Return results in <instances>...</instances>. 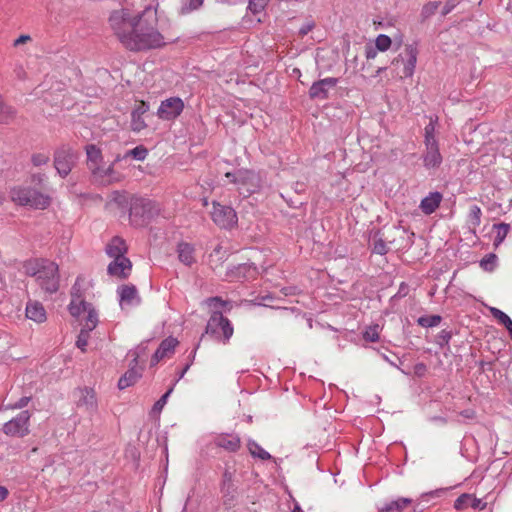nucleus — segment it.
<instances>
[{
    "label": "nucleus",
    "instance_id": "nucleus-4",
    "mask_svg": "<svg viewBox=\"0 0 512 512\" xmlns=\"http://www.w3.org/2000/svg\"><path fill=\"white\" fill-rule=\"evenodd\" d=\"M126 242L119 236L113 237L106 246V253L114 260L108 265V273L117 278H127L132 270L131 261L125 257Z\"/></svg>",
    "mask_w": 512,
    "mask_h": 512
},
{
    "label": "nucleus",
    "instance_id": "nucleus-15",
    "mask_svg": "<svg viewBox=\"0 0 512 512\" xmlns=\"http://www.w3.org/2000/svg\"><path fill=\"white\" fill-rule=\"evenodd\" d=\"M178 345L177 339L173 337H168L164 339L158 349L155 351L151 358V365L154 366L158 364L161 360L165 358H170L175 352V348Z\"/></svg>",
    "mask_w": 512,
    "mask_h": 512
},
{
    "label": "nucleus",
    "instance_id": "nucleus-35",
    "mask_svg": "<svg viewBox=\"0 0 512 512\" xmlns=\"http://www.w3.org/2000/svg\"><path fill=\"white\" fill-rule=\"evenodd\" d=\"M148 155V150L143 146V145H139L131 150H129L125 157H132L136 160H140V161H143Z\"/></svg>",
    "mask_w": 512,
    "mask_h": 512
},
{
    "label": "nucleus",
    "instance_id": "nucleus-20",
    "mask_svg": "<svg viewBox=\"0 0 512 512\" xmlns=\"http://www.w3.org/2000/svg\"><path fill=\"white\" fill-rule=\"evenodd\" d=\"M122 308L136 305L140 302L137 289L134 285H123L118 290Z\"/></svg>",
    "mask_w": 512,
    "mask_h": 512
},
{
    "label": "nucleus",
    "instance_id": "nucleus-57",
    "mask_svg": "<svg viewBox=\"0 0 512 512\" xmlns=\"http://www.w3.org/2000/svg\"><path fill=\"white\" fill-rule=\"evenodd\" d=\"M416 369H419V371L425 370V366L423 364L417 365Z\"/></svg>",
    "mask_w": 512,
    "mask_h": 512
},
{
    "label": "nucleus",
    "instance_id": "nucleus-13",
    "mask_svg": "<svg viewBox=\"0 0 512 512\" xmlns=\"http://www.w3.org/2000/svg\"><path fill=\"white\" fill-rule=\"evenodd\" d=\"M337 83L338 79L334 77H328L313 83L309 89L310 98L320 100L328 98L329 90L334 88Z\"/></svg>",
    "mask_w": 512,
    "mask_h": 512
},
{
    "label": "nucleus",
    "instance_id": "nucleus-58",
    "mask_svg": "<svg viewBox=\"0 0 512 512\" xmlns=\"http://www.w3.org/2000/svg\"><path fill=\"white\" fill-rule=\"evenodd\" d=\"M4 201V195L0 192V205L3 203Z\"/></svg>",
    "mask_w": 512,
    "mask_h": 512
},
{
    "label": "nucleus",
    "instance_id": "nucleus-21",
    "mask_svg": "<svg viewBox=\"0 0 512 512\" xmlns=\"http://www.w3.org/2000/svg\"><path fill=\"white\" fill-rule=\"evenodd\" d=\"M26 317L36 323H43L47 319L44 306L37 301H30L26 306Z\"/></svg>",
    "mask_w": 512,
    "mask_h": 512
},
{
    "label": "nucleus",
    "instance_id": "nucleus-33",
    "mask_svg": "<svg viewBox=\"0 0 512 512\" xmlns=\"http://www.w3.org/2000/svg\"><path fill=\"white\" fill-rule=\"evenodd\" d=\"M248 450L253 457H258L261 460H268L271 458V455L256 442H249Z\"/></svg>",
    "mask_w": 512,
    "mask_h": 512
},
{
    "label": "nucleus",
    "instance_id": "nucleus-55",
    "mask_svg": "<svg viewBox=\"0 0 512 512\" xmlns=\"http://www.w3.org/2000/svg\"><path fill=\"white\" fill-rule=\"evenodd\" d=\"M137 207L134 206L131 208L130 216H133L136 213Z\"/></svg>",
    "mask_w": 512,
    "mask_h": 512
},
{
    "label": "nucleus",
    "instance_id": "nucleus-34",
    "mask_svg": "<svg viewBox=\"0 0 512 512\" xmlns=\"http://www.w3.org/2000/svg\"><path fill=\"white\" fill-rule=\"evenodd\" d=\"M392 45V40L389 36L385 34H380L375 39V47L379 50V52H386L390 49Z\"/></svg>",
    "mask_w": 512,
    "mask_h": 512
},
{
    "label": "nucleus",
    "instance_id": "nucleus-53",
    "mask_svg": "<svg viewBox=\"0 0 512 512\" xmlns=\"http://www.w3.org/2000/svg\"><path fill=\"white\" fill-rule=\"evenodd\" d=\"M202 3H203V0H190V6L194 9L201 6Z\"/></svg>",
    "mask_w": 512,
    "mask_h": 512
},
{
    "label": "nucleus",
    "instance_id": "nucleus-9",
    "mask_svg": "<svg viewBox=\"0 0 512 512\" xmlns=\"http://www.w3.org/2000/svg\"><path fill=\"white\" fill-rule=\"evenodd\" d=\"M211 219L222 229H232L238 222L237 214L232 207L215 201L212 203Z\"/></svg>",
    "mask_w": 512,
    "mask_h": 512
},
{
    "label": "nucleus",
    "instance_id": "nucleus-40",
    "mask_svg": "<svg viewBox=\"0 0 512 512\" xmlns=\"http://www.w3.org/2000/svg\"><path fill=\"white\" fill-rule=\"evenodd\" d=\"M441 321V317L438 315L424 316L418 319L419 325L423 327H434L437 326Z\"/></svg>",
    "mask_w": 512,
    "mask_h": 512
},
{
    "label": "nucleus",
    "instance_id": "nucleus-28",
    "mask_svg": "<svg viewBox=\"0 0 512 512\" xmlns=\"http://www.w3.org/2000/svg\"><path fill=\"white\" fill-rule=\"evenodd\" d=\"M438 122V117H430L429 123L424 128V143L425 144H432V143H438L436 139V125Z\"/></svg>",
    "mask_w": 512,
    "mask_h": 512
},
{
    "label": "nucleus",
    "instance_id": "nucleus-14",
    "mask_svg": "<svg viewBox=\"0 0 512 512\" xmlns=\"http://www.w3.org/2000/svg\"><path fill=\"white\" fill-rule=\"evenodd\" d=\"M214 445L229 453H235L241 447V439L237 434L222 433L214 438Z\"/></svg>",
    "mask_w": 512,
    "mask_h": 512
},
{
    "label": "nucleus",
    "instance_id": "nucleus-56",
    "mask_svg": "<svg viewBox=\"0 0 512 512\" xmlns=\"http://www.w3.org/2000/svg\"><path fill=\"white\" fill-rule=\"evenodd\" d=\"M416 369H419V371L425 370V366L423 364L417 365Z\"/></svg>",
    "mask_w": 512,
    "mask_h": 512
},
{
    "label": "nucleus",
    "instance_id": "nucleus-5",
    "mask_svg": "<svg viewBox=\"0 0 512 512\" xmlns=\"http://www.w3.org/2000/svg\"><path fill=\"white\" fill-rule=\"evenodd\" d=\"M87 166L93 176L103 183L117 182L120 174L114 170V163H106L99 147L94 144L86 146Z\"/></svg>",
    "mask_w": 512,
    "mask_h": 512
},
{
    "label": "nucleus",
    "instance_id": "nucleus-32",
    "mask_svg": "<svg viewBox=\"0 0 512 512\" xmlns=\"http://www.w3.org/2000/svg\"><path fill=\"white\" fill-rule=\"evenodd\" d=\"M389 251L387 243L378 234H375L372 239V252L378 255H385Z\"/></svg>",
    "mask_w": 512,
    "mask_h": 512
},
{
    "label": "nucleus",
    "instance_id": "nucleus-43",
    "mask_svg": "<svg viewBox=\"0 0 512 512\" xmlns=\"http://www.w3.org/2000/svg\"><path fill=\"white\" fill-rule=\"evenodd\" d=\"M206 304L209 307L219 308L223 307L226 304V302L222 300L220 297H211L206 300Z\"/></svg>",
    "mask_w": 512,
    "mask_h": 512
},
{
    "label": "nucleus",
    "instance_id": "nucleus-38",
    "mask_svg": "<svg viewBox=\"0 0 512 512\" xmlns=\"http://www.w3.org/2000/svg\"><path fill=\"white\" fill-rule=\"evenodd\" d=\"M379 325L369 326L363 333V338L369 342H376L379 340Z\"/></svg>",
    "mask_w": 512,
    "mask_h": 512
},
{
    "label": "nucleus",
    "instance_id": "nucleus-54",
    "mask_svg": "<svg viewBox=\"0 0 512 512\" xmlns=\"http://www.w3.org/2000/svg\"><path fill=\"white\" fill-rule=\"evenodd\" d=\"M292 512H304V511L301 509L299 504H295L294 509H293Z\"/></svg>",
    "mask_w": 512,
    "mask_h": 512
},
{
    "label": "nucleus",
    "instance_id": "nucleus-6",
    "mask_svg": "<svg viewBox=\"0 0 512 512\" xmlns=\"http://www.w3.org/2000/svg\"><path fill=\"white\" fill-rule=\"evenodd\" d=\"M11 200L21 206H29L33 209L44 210L51 204V197L34 188L16 186L11 189Z\"/></svg>",
    "mask_w": 512,
    "mask_h": 512
},
{
    "label": "nucleus",
    "instance_id": "nucleus-44",
    "mask_svg": "<svg viewBox=\"0 0 512 512\" xmlns=\"http://www.w3.org/2000/svg\"><path fill=\"white\" fill-rule=\"evenodd\" d=\"M458 4V1L456 0H447L445 5L442 8L441 14L443 16H446L449 14Z\"/></svg>",
    "mask_w": 512,
    "mask_h": 512
},
{
    "label": "nucleus",
    "instance_id": "nucleus-50",
    "mask_svg": "<svg viewBox=\"0 0 512 512\" xmlns=\"http://www.w3.org/2000/svg\"><path fill=\"white\" fill-rule=\"evenodd\" d=\"M312 28H313V25H311V24L305 25L300 29V34L302 36H304V35L308 34L312 30Z\"/></svg>",
    "mask_w": 512,
    "mask_h": 512
},
{
    "label": "nucleus",
    "instance_id": "nucleus-7",
    "mask_svg": "<svg viewBox=\"0 0 512 512\" xmlns=\"http://www.w3.org/2000/svg\"><path fill=\"white\" fill-rule=\"evenodd\" d=\"M418 54L419 51L415 44H405L403 51L391 62L397 78L402 80L413 76Z\"/></svg>",
    "mask_w": 512,
    "mask_h": 512
},
{
    "label": "nucleus",
    "instance_id": "nucleus-18",
    "mask_svg": "<svg viewBox=\"0 0 512 512\" xmlns=\"http://www.w3.org/2000/svg\"><path fill=\"white\" fill-rule=\"evenodd\" d=\"M77 405L92 413L97 409V397L93 389L83 388L78 391Z\"/></svg>",
    "mask_w": 512,
    "mask_h": 512
},
{
    "label": "nucleus",
    "instance_id": "nucleus-46",
    "mask_svg": "<svg viewBox=\"0 0 512 512\" xmlns=\"http://www.w3.org/2000/svg\"><path fill=\"white\" fill-rule=\"evenodd\" d=\"M172 392V388L169 389L154 405L155 410H161L166 404L167 398Z\"/></svg>",
    "mask_w": 512,
    "mask_h": 512
},
{
    "label": "nucleus",
    "instance_id": "nucleus-25",
    "mask_svg": "<svg viewBox=\"0 0 512 512\" xmlns=\"http://www.w3.org/2000/svg\"><path fill=\"white\" fill-rule=\"evenodd\" d=\"M141 368L132 367L130 368L118 381L119 389H125L133 384H135L138 379L141 377Z\"/></svg>",
    "mask_w": 512,
    "mask_h": 512
},
{
    "label": "nucleus",
    "instance_id": "nucleus-16",
    "mask_svg": "<svg viewBox=\"0 0 512 512\" xmlns=\"http://www.w3.org/2000/svg\"><path fill=\"white\" fill-rule=\"evenodd\" d=\"M149 106L144 101H137L135 108L131 113V129L134 132H140L147 127L143 115L148 111Z\"/></svg>",
    "mask_w": 512,
    "mask_h": 512
},
{
    "label": "nucleus",
    "instance_id": "nucleus-17",
    "mask_svg": "<svg viewBox=\"0 0 512 512\" xmlns=\"http://www.w3.org/2000/svg\"><path fill=\"white\" fill-rule=\"evenodd\" d=\"M486 506L487 503L483 502L482 499L476 498L474 495L468 493L461 494L454 502V508L459 511L465 510L468 507L484 510Z\"/></svg>",
    "mask_w": 512,
    "mask_h": 512
},
{
    "label": "nucleus",
    "instance_id": "nucleus-41",
    "mask_svg": "<svg viewBox=\"0 0 512 512\" xmlns=\"http://www.w3.org/2000/svg\"><path fill=\"white\" fill-rule=\"evenodd\" d=\"M269 0H249V9L254 13H260L265 9Z\"/></svg>",
    "mask_w": 512,
    "mask_h": 512
},
{
    "label": "nucleus",
    "instance_id": "nucleus-45",
    "mask_svg": "<svg viewBox=\"0 0 512 512\" xmlns=\"http://www.w3.org/2000/svg\"><path fill=\"white\" fill-rule=\"evenodd\" d=\"M378 49L374 46H371V45H366L365 46V57L367 60H371V59H375L377 57V54H378Z\"/></svg>",
    "mask_w": 512,
    "mask_h": 512
},
{
    "label": "nucleus",
    "instance_id": "nucleus-59",
    "mask_svg": "<svg viewBox=\"0 0 512 512\" xmlns=\"http://www.w3.org/2000/svg\"><path fill=\"white\" fill-rule=\"evenodd\" d=\"M138 357H139V355L135 353V354H134V359H133V361H134L135 363H137V359H138Z\"/></svg>",
    "mask_w": 512,
    "mask_h": 512
},
{
    "label": "nucleus",
    "instance_id": "nucleus-37",
    "mask_svg": "<svg viewBox=\"0 0 512 512\" xmlns=\"http://www.w3.org/2000/svg\"><path fill=\"white\" fill-rule=\"evenodd\" d=\"M497 256L495 254H488L480 261V267L485 271H493L496 265Z\"/></svg>",
    "mask_w": 512,
    "mask_h": 512
},
{
    "label": "nucleus",
    "instance_id": "nucleus-12",
    "mask_svg": "<svg viewBox=\"0 0 512 512\" xmlns=\"http://www.w3.org/2000/svg\"><path fill=\"white\" fill-rule=\"evenodd\" d=\"M184 109V102L179 97H171L161 102L157 115L162 120H174Z\"/></svg>",
    "mask_w": 512,
    "mask_h": 512
},
{
    "label": "nucleus",
    "instance_id": "nucleus-27",
    "mask_svg": "<svg viewBox=\"0 0 512 512\" xmlns=\"http://www.w3.org/2000/svg\"><path fill=\"white\" fill-rule=\"evenodd\" d=\"M411 503L409 498H399L383 506L380 512H403Z\"/></svg>",
    "mask_w": 512,
    "mask_h": 512
},
{
    "label": "nucleus",
    "instance_id": "nucleus-2",
    "mask_svg": "<svg viewBox=\"0 0 512 512\" xmlns=\"http://www.w3.org/2000/svg\"><path fill=\"white\" fill-rule=\"evenodd\" d=\"M83 286L84 281L78 278L71 289V301L68 309L73 317L80 320L82 328L77 337L76 346L84 352L88 345L90 332L94 330L98 324V315L92 305L85 301L83 297Z\"/></svg>",
    "mask_w": 512,
    "mask_h": 512
},
{
    "label": "nucleus",
    "instance_id": "nucleus-19",
    "mask_svg": "<svg viewBox=\"0 0 512 512\" xmlns=\"http://www.w3.org/2000/svg\"><path fill=\"white\" fill-rule=\"evenodd\" d=\"M426 151L423 155V164L427 169L437 168L442 163V155L438 143L425 144Z\"/></svg>",
    "mask_w": 512,
    "mask_h": 512
},
{
    "label": "nucleus",
    "instance_id": "nucleus-49",
    "mask_svg": "<svg viewBox=\"0 0 512 512\" xmlns=\"http://www.w3.org/2000/svg\"><path fill=\"white\" fill-rule=\"evenodd\" d=\"M29 398L28 397H22L19 402L16 404V408H23L28 404Z\"/></svg>",
    "mask_w": 512,
    "mask_h": 512
},
{
    "label": "nucleus",
    "instance_id": "nucleus-42",
    "mask_svg": "<svg viewBox=\"0 0 512 512\" xmlns=\"http://www.w3.org/2000/svg\"><path fill=\"white\" fill-rule=\"evenodd\" d=\"M31 41H32V38L30 35L22 34L13 41L12 45H13V47L18 48V47H20L28 42H31Z\"/></svg>",
    "mask_w": 512,
    "mask_h": 512
},
{
    "label": "nucleus",
    "instance_id": "nucleus-8",
    "mask_svg": "<svg viewBox=\"0 0 512 512\" xmlns=\"http://www.w3.org/2000/svg\"><path fill=\"white\" fill-rule=\"evenodd\" d=\"M206 333L226 344L233 336L234 328L230 320L224 317L220 311H214L207 322Z\"/></svg>",
    "mask_w": 512,
    "mask_h": 512
},
{
    "label": "nucleus",
    "instance_id": "nucleus-22",
    "mask_svg": "<svg viewBox=\"0 0 512 512\" xmlns=\"http://www.w3.org/2000/svg\"><path fill=\"white\" fill-rule=\"evenodd\" d=\"M442 194L439 192H431L428 196L422 199L420 209L426 215H430L436 211L442 201Z\"/></svg>",
    "mask_w": 512,
    "mask_h": 512
},
{
    "label": "nucleus",
    "instance_id": "nucleus-29",
    "mask_svg": "<svg viewBox=\"0 0 512 512\" xmlns=\"http://www.w3.org/2000/svg\"><path fill=\"white\" fill-rule=\"evenodd\" d=\"M16 117V110L3 102L0 99V123L8 124L12 122Z\"/></svg>",
    "mask_w": 512,
    "mask_h": 512
},
{
    "label": "nucleus",
    "instance_id": "nucleus-24",
    "mask_svg": "<svg viewBox=\"0 0 512 512\" xmlns=\"http://www.w3.org/2000/svg\"><path fill=\"white\" fill-rule=\"evenodd\" d=\"M225 178L235 185H245L253 178V173L246 169H238L235 172L225 173Z\"/></svg>",
    "mask_w": 512,
    "mask_h": 512
},
{
    "label": "nucleus",
    "instance_id": "nucleus-31",
    "mask_svg": "<svg viewBox=\"0 0 512 512\" xmlns=\"http://www.w3.org/2000/svg\"><path fill=\"white\" fill-rule=\"evenodd\" d=\"M509 228V224L506 223L495 224L493 226V229L496 230V235L493 242L495 247H498L504 241L509 232Z\"/></svg>",
    "mask_w": 512,
    "mask_h": 512
},
{
    "label": "nucleus",
    "instance_id": "nucleus-10",
    "mask_svg": "<svg viewBox=\"0 0 512 512\" xmlns=\"http://www.w3.org/2000/svg\"><path fill=\"white\" fill-rule=\"evenodd\" d=\"M29 419V412L22 411L3 425V432L10 437H23L29 432Z\"/></svg>",
    "mask_w": 512,
    "mask_h": 512
},
{
    "label": "nucleus",
    "instance_id": "nucleus-26",
    "mask_svg": "<svg viewBox=\"0 0 512 512\" xmlns=\"http://www.w3.org/2000/svg\"><path fill=\"white\" fill-rule=\"evenodd\" d=\"M481 216H482V211L479 206L472 205L469 208V211H468V214L466 217V223L468 225L469 230L471 232H473L474 234L476 233V229L481 224Z\"/></svg>",
    "mask_w": 512,
    "mask_h": 512
},
{
    "label": "nucleus",
    "instance_id": "nucleus-48",
    "mask_svg": "<svg viewBox=\"0 0 512 512\" xmlns=\"http://www.w3.org/2000/svg\"><path fill=\"white\" fill-rule=\"evenodd\" d=\"M8 490L4 486H0V502L4 501L8 496Z\"/></svg>",
    "mask_w": 512,
    "mask_h": 512
},
{
    "label": "nucleus",
    "instance_id": "nucleus-3",
    "mask_svg": "<svg viewBox=\"0 0 512 512\" xmlns=\"http://www.w3.org/2000/svg\"><path fill=\"white\" fill-rule=\"evenodd\" d=\"M23 268L25 274L33 277L45 293L52 294L59 289V268L55 262L34 259L26 261Z\"/></svg>",
    "mask_w": 512,
    "mask_h": 512
},
{
    "label": "nucleus",
    "instance_id": "nucleus-39",
    "mask_svg": "<svg viewBox=\"0 0 512 512\" xmlns=\"http://www.w3.org/2000/svg\"><path fill=\"white\" fill-rule=\"evenodd\" d=\"M441 2L439 1H430L426 3L422 8V16L424 18H428L436 13L439 9Z\"/></svg>",
    "mask_w": 512,
    "mask_h": 512
},
{
    "label": "nucleus",
    "instance_id": "nucleus-52",
    "mask_svg": "<svg viewBox=\"0 0 512 512\" xmlns=\"http://www.w3.org/2000/svg\"><path fill=\"white\" fill-rule=\"evenodd\" d=\"M224 477H225V482H224V487L227 488V491L230 490V488H232V484L230 483V477H228V474L227 473H224Z\"/></svg>",
    "mask_w": 512,
    "mask_h": 512
},
{
    "label": "nucleus",
    "instance_id": "nucleus-47",
    "mask_svg": "<svg viewBox=\"0 0 512 512\" xmlns=\"http://www.w3.org/2000/svg\"><path fill=\"white\" fill-rule=\"evenodd\" d=\"M14 74L20 80H24L26 78V71L22 64H17L14 68Z\"/></svg>",
    "mask_w": 512,
    "mask_h": 512
},
{
    "label": "nucleus",
    "instance_id": "nucleus-1",
    "mask_svg": "<svg viewBox=\"0 0 512 512\" xmlns=\"http://www.w3.org/2000/svg\"><path fill=\"white\" fill-rule=\"evenodd\" d=\"M109 24L123 46L131 51L158 48L165 44L157 28L156 13L148 9L141 15H131L127 9L115 10L109 17Z\"/></svg>",
    "mask_w": 512,
    "mask_h": 512
},
{
    "label": "nucleus",
    "instance_id": "nucleus-11",
    "mask_svg": "<svg viewBox=\"0 0 512 512\" xmlns=\"http://www.w3.org/2000/svg\"><path fill=\"white\" fill-rule=\"evenodd\" d=\"M76 154L71 148H60L54 155V167L61 177H66L72 170Z\"/></svg>",
    "mask_w": 512,
    "mask_h": 512
},
{
    "label": "nucleus",
    "instance_id": "nucleus-51",
    "mask_svg": "<svg viewBox=\"0 0 512 512\" xmlns=\"http://www.w3.org/2000/svg\"><path fill=\"white\" fill-rule=\"evenodd\" d=\"M32 181L36 182V183H39V184L42 183L44 181L43 175H41V174H34L32 176Z\"/></svg>",
    "mask_w": 512,
    "mask_h": 512
},
{
    "label": "nucleus",
    "instance_id": "nucleus-36",
    "mask_svg": "<svg viewBox=\"0 0 512 512\" xmlns=\"http://www.w3.org/2000/svg\"><path fill=\"white\" fill-rule=\"evenodd\" d=\"M50 161V155L46 152L34 153L31 156V162L35 167H41L47 165Z\"/></svg>",
    "mask_w": 512,
    "mask_h": 512
},
{
    "label": "nucleus",
    "instance_id": "nucleus-23",
    "mask_svg": "<svg viewBox=\"0 0 512 512\" xmlns=\"http://www.w3.org/2000/svg\"><path fill=\"white\" fill-rule=\"evenodd\" d=\"M177 252L178 259L183 264L190 266L196 262L195 249L191 244L186 242L179 243L177 247Z\"/></svg>",
    "mask_w": 512,
    "mask_h": 512
},
{
    "label": "nucleus",
    "instance_id": "nucleus-30",
    "mask_svg": "<svg viewBox=\"0 0 512 512\" xmlns=\"http://www.w3.org/2000/svg\"><path fill=\"white\" fill-rule=\"evenodd\" d=\"M492 316L498 320V322L506 327L512 338V320L510 317L498 308H491Z\"/></svg>",
    "mask_w": 512,
    "mask_h": 512
}]
</instances>
